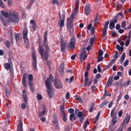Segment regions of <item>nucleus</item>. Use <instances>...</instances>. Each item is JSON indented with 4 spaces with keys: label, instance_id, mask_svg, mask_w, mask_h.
Here are the masks:
<instances>
[{
    "label": "nucleus",
    "instance_id": "1",
    "mask_svg": "<svg viewBox=\"0 0 131 131\" xmlns=\"http://www.w3.org/2000/svg\"><path fill=\"white\" fill-rule=\"evenodd\" d=\"M53 77L51 74L47 78L45 82V85L47 89V92L49 96L52 98L54 94V91L52 88L51 83L53 82Z\"/></svg>",
    "mask_w": 131,
    "mask_h": 131
},
{
    "label": "nucleus",
    "instance_id": "2",
    "mask_svg": "<svg viewBox=\"0 0 131 131\" xmlns=\"http://www.w3.org/2000/svg\"><path fill=\"white\" fill-rule=\"evenodd\" d=\"M19 19L18 17L17 13L14 11L10 10L9 11V15L8 19H6L4 21L3 18L2 19V20L4 24L7 25L10 21L13 23H16L18 21Z\"/></svg>",
    "mask_w": 131,
    "mask_h": 131
},
{
    "label": "nucleus",
    "instance_id": "3",
    "mask_svg": "<svg viewBox=\"0 0 131 131\" xmlns=\"http://www.w3.org/2000/svg\"><path fill=\"white\" fill-rule=\"evenodd\" d=\"M39 51L40 53L43 57V60H45L46 61L48 57V52H49V47L48 45L45 46V50H43L42 48L40 46H39Z\"/></svg>",
    "mask_w": 131,
    "mask_h": 131
},
{
    "label": "nucleus",
    "instance_id": "4",
    "mask_svg": "<svg viewBox=\"0 0 131 131\" xmlns=\"http://www.w3.org/2000/svg\"><path fill=\"white\" fill-rule=\"evenodd\" d=\"M1 12L4 17H1L0 20L4 25L6 26V24H4V23H3L2 21V18H3L4 19V22L5 21V20L6 19H8V18L9 17V13H8V12L6 10H2L1 11Z\"/></svg>",
    "mask_w": 131,
    "mask_h": 131
},
{
    "label": "nucleus",
    "instance_id": "5",
    "mask_svg": "<svg viewBox=\"0 0 131 131\" xmlns=\"http://www.w3.org/2000/svg\"><path fill=\"white\" fill-rule=\"evenodd\" d=\"M28 29H25L23 30V36L25 43L27 44L29 43V41L27 38Z\"/></svg>",
    "mask_w": 131,
    "mask_h": 131
},
{
    "label": "nucleus",
    "instance_id": "6",
    "mask_svg": "<svg viewBox=\"0 0 131 131\" xmlns=\"http://www.w3.org/2000/svg\"><path fill=\"white\" fill-rule=\"evenodd\" d=\"M32 58L33 60L32 61V66L34 69H35L37 68V62L36 56L35 52L34 51L32 52Z\"/></svg>",
    "mask_w": 131,
    "mask_h": 131
},
{
    "label": "nucleus",
    "instance_id": "7",
    "mask_svg": "<svg viewBox=\"0 0 131 131\" xmlns=\"http://www.w3.org/2000/svg\"><path fill=\"white\" fill-rule=\"evenodd\" d=\"M54 83L57 88L61 89L62 88V85L60 81L56 79H54Z\"/></svg>",
    "mask_w": 131,
    "mask_h": 131
},
{
    "label": "nucleus",
    "instance_id": "8",
    "mask_svg": "<svg viewBox=\"0 0 131 131\" xmlns=\"http://www.w3.org/2000/svg\"><path fill=\"white\" fill-rule=\"evenodd\" d=\"M79 8L78 5L76 4L75 9L72 11V14L71 16L70 19H73L77 15Z\"/></svg>",
    "mask_w": 131,
    "mask_h": 131
},
{
    "label": "nucleus",
    "instance_id": "9",
    "mask_svg": "<svg viewBox=\"0 0 131 131\" xmlns=\"http://www.w3.org/2000/svg\"><path fill=\"white\" fill-rule=\"evenodd\" d=\"M75 39L74 38L71 39L70 43L68 44V47L70 48L74 49L75 47Z\"/></svg>",
    "mask_w": 131,
    "mask_h": 131
},
{
    "label": "nucleus",
    "instance_id": "10",
    "mask_svg": "<svg viewBox=\"0 0 131 131\" xmlns=\"http://www.w3.org/2000/svg\"><path fill=\"white\" fill-rule=\"evenodd\" d=\"M78 117H80L79 121L80 123H82L83 120V119L85 116V115H84L83 113L81 112H79L77 114Z\"/></svg>",
    "mask_w": 131,
    "mask_h": 131
},
{
    "label": "nucleus",
    "instance_id": "11",
    "mask_svg": "<svg viewBox=\"0 0 131 131\" xmlns=\"http://www.w3.org/2000/svg\"><path fill=\"white\" fill-rule=\"evenodd\" d=\"M117 22V20L114 19L111 20V22L109 25V28L110 29H112L115 28V24Z\"/></svg>",
    "mask_w": 131,
    "mask_h": 131
},
{
    "label": "nucleus",
    "instance_id": "12",
    "mask_svg": "<svg viewBox=\"0 0 131 131\" xmlns=\"http://www.w3.org/2000/svg\"><path fill=\"white\" fill-rule=\"evenodd\" d=\"M87 57L86 54V52H82L81 54L79 56V58L82 63V61H84Z\"/></svg>",
    "mask_w": 131,
    "mask_h": 131
},
{
    "label": "nucleus",
    "instance_id": "13",
    "mask_svg": "<svg viewBox=\"0 0 131 131\" xmlns=\"http://www.w3.org/2000/svg\"><path fill=\"white\" fill-rule=\"evenodd\" d=\"M84 11L86 15L90 14V10L89 4H87L86 5L84 8Z\"/></svg>",
    "mask_w": 131,
    "mask_h": 131
},
{
    "label": "nucleus",
    "instance_id": "14",
    "mask_svg": "<svg viewBox=\"0 0 131 131\" xmlns=\"http://www.w3.org/2000/svg\"><path fill=\"white\" fill-rule=\"evenodd\" d=\"M43 111L41 112L38 115L39 117H41L43 115L46 113V108L45 105H43L42 106Z\"/></svg>",
    "mask_w": 131,
    "mask_h": 131
},
{
    "label": "nucleus",
    "instance_id": "15",
    "mask_svg": "<svg viewBox=\"0 0 131 131\" xmlns=\"http://www.w3.org/2000/svg\"><path fill=\"white\" fill-rule=\"evenodd\" d=\"M19 124L18 126V131H23L22 129V120H19Z\"/></svg>",
    "mask_w": 131,
    "mask_h": 131
},
{
    "label": "nucleus",
    "instance_id": "16",
    "mask_svg": "<svg viewBox=\"0 0 131 131\" xmlns=\"http://www.w3.org/2000/svg\"><path fill=\"white\" fill-rule=\"evenodd\" d=\"M130 116L129 115H127L126 117L123 121V123L124 124H126L128 123L130 120Z\"/></svg>",
    "mask_w": 131,
    "mask_h": 131
},
{
    "label": "nucleus",
    "instance_id": "17",
    "mask_svg": "<svg viewBox=\"0 0 131 131\" xmlns=\"http://www.w3.org/2000/svg\"><path fill=\"white\" fill-rule=\"evenodd\" d=\"M64 24V20L61 19V17H60L59 20L58 24L61 27V29H62V27H63Z\"/></svg>",
    "mask_w": 131,
    "mask_h": 131
},
{
    "label": "nucleus",
    "instance_id": "18",
    "mask_svg": "<svg viewBox=\"0 0 131 131\" xmlns=\"http://www.w3.org/2000/svg\"><path fill=\"white\" fill-rule=\"evenodd\" d=\"M23 97L24 101L25 103L27 102V97L26 94V90L24 89L23 91Z\"/></svg>",
    "mask_w": 131,
    "mask_h": 131
},
{
    "label": "nucleus",
    "instance_id": "19",
    "mask_svg": "<svg viewBox=\"0 0 131 131\" xmlns=\"http://www.w3.org/2000/svg\"><path fill=\"white\" fill-rule=\"evenodd\" d=\"M33 79V77L32 75L30 74L28 76V84L32 83Z\"/></svg>",
    "mask_w": 131,
    "mask_h": 131
},
{
    "label": "nucleus",
    "instance_id": "20",
    "mask_svg": "<svg viewBox=\"0 0 131 131\" xmlns=\"http://www.w3.org/2000/svg\"><path fill=\"white\" fill-rule=\"evenodd\" d=\"M29 85V88L32 92H33L35 89V87L32 83L28 84Z\"/></svg>",
    "mask_w": 131,
    "mask_h": 131
},
{
    "label": "nucleus",
    "instance_id": "21",
    "mask_svg": "<svg viewBox=\"0 0 131 131\" xmlns=\"http://www.w3.org/2000/svg\"><path fill=\"white\" fill-rule=\"evenodd\" d=\"M60 110L61 112V114L63 113H65L64 112V104H63L61 105L60 107Z\"/></svg>",
    "mask_w": 131,
    "mask_h": 131
},
{
    "label": "nucleus",
    "instance_id": "22",
    "mask_svg": "<svg viewBox=\"0 0 131 131\" xmlns=\"http://www.w3.org/2000/svg\"><path fill=\"white\" fill-rule=\"evenodd\" d=\"M89 123V122L88 120H86L84 122L83 125V128L85 130L86 129V127Z\"/></svg>",
    "mask_w": 131,
    "mask_h": 131
},
{
    "label": "nucleus",
    "instance_id": "23",
    "mask_svg": "<svg viewBox=\"0 0 131 131\" xmlns=\"http://www.w3.org/2000/svg\"><path fill=\"white\" fill-rule=\"evenodd\" d=\"M62 115L63 116V121L64 122H66L67 120V115H66L65 113H62Z\"/></svg>",
    "mask_w": 131,
    "mask_h": 131
},
{
    "label": "nucleus",
    "instance_id": "24",
    "mask_svg": "<svg viewBox=\"0 0 131 131\" xmlns=\"http://www.w3.org/2000/svg\"><path fill=\"white\" fill-rule=\"evenodd\" d=\"M74 114L73 113L71 114L70 115V120L72 121H73V120H74L75 119V118H74L73 119V118L74 117Z\"/></svg>",
    "mask_w": 131,
    "mask_h": 131
},
{
    "label": "nucleus",
    "instance_id": "25",
    "mask_svg": "<svg viewBox=\"0 0 131 131\" xmlns=\"http://www.w3.org/2000/svg\"><path fill=\"white\" fill-rule=\"evenodd\" d=\"M64 70V64H61L60 66V71L61 72H62Z\"/></svg>",
    "mask_w": 131,
    "mask_h": 131
},
{
    "label": "nucleus",
    "instance_id": "26",
    "mask_svg": "<svg viewBox=\"0 0 131 131\" xmlns=\"http://www.w3.org/2000/svg\"><path fill=\"white\" fill-rule=\"evenodd\" d=\"M99 15V14H97L95 18V23L96 24L98 23H99V16H98Z\"/></svg>",
    "mask_w": 131,
    "mask_h": 131
},
{
    "label": "nucleus",
    "instance_id": "27",
    "mask_svg": "<svg viewBox=\"0 0 131 131\" xmlns=\"http://www.w3.org/2000/svg\"><path fill=\"white\" fill-rule=\"evenodd\" d=\"M89 81V79L87 78H85L84 80V83L85 86L86 87L88 85Z\"/></svg>",
    "mask_w": 131,
    "mask_h": 131
},
{
    "label": "nucleus",
    "instance_id": "28",
    "mask_svg": "<svg viewBox=\"0 0 131 131\" xmlns=\"http://www.w3.org/2000/svg\"><path fill=\"white\" fill-rule=\"evenodd\" d=\"M51 2L53 4H59V3L57 0H52Z\"/></svg>",
    "mask_w": 131,
    "mask_h": 131
},
{
    "label": "nucleus",
    "instance_id": "29",
    "mask_svg": "<svg viewBox=\"0 0 131 131\" xmlns=\"http://www.w3.org/2000/svg\"><path fill=\"white\" fill-rule=\"evenodd\" d=\"M115 111V108H114L112 110L111 113V116L113 117L114 115V112Z\"/></svg>",
    "mask_w": 131,
    "mask_h": 131
},
{
    "label": "nucleus",
    "instance_id": "30",
    "mask_svg": "<svg viewBox=\"0 0 131 131\" xmlns=\"http://www.w3.org/2000/svg\"><path fill=\"white\" fill-rule=\"evenodd\" d=\"M109 23V22L108 21H106L105 24L103 29H106L108 28V25Z\"/></svg>",
    "mask_w": 131,
    "mask_h": 131
},
{
    "label": "nucleus",
    "instance_id": "31",
    "mask_svg": "<svg viewBox=\"0 0 131 131\" xmlns=\"http://www.w3.org/2000/svg\"><path fill=\"white\" fill-rule=\"evenodd\" d=\"M76 99L78 100L81 103L82 102V100L81 99L80 96L78 95L76 96Z\"/></svg>",
    "mask_w": 131,
    "mask_h": 131
},
{
    "label": "nucleus",
    "instance_id": "32",
    "mask_svg": "<svg viewBox=\"0 0 131 131\" xmlns=\"http://www.w3.org/2000/svg\"><path fill=\"white\" fill-rule=\"evenodd\" d=\"M94 38L93 37H91L90 40V44L91 46H92V45L94 41Z\"/></svg>",
    "mask_w": 131,
    "mask_h": 131
},
{
    "label": "nucleus",
    "instance_id": "33",
    "mask_svg": "<svg viewBox=\"0 0 131 131\" xmlns=\"http://www.w3.org/2000/svg\"><path fill=\"white\" fill-rule=\"evenodd\" d=\"M10 67V65L9 63H7L5 64V68L7 70L9 69Z\"/></svg>",
    "mask_w": 131,
    "mask_h": 131
},
{
    "label": "nucleus",
    "instance_id": "34",
    "mask_svg": "<svg viewBox=\"0 0 131 131\" xmlns=\"http://www.w3.org/2000/svg\"><path fill=\"white\" fill-rule=\"evenodd\" d=\"M5 44L7 47L8 48H10V42L9 41H6Z\"/></svg>",
    "mask_w": 131,
    "mask_h": 131
},
{
    "label": "nucleus",
    "instance_id": "35",
    "mask_svg": "<svg viewBox=\"0 0 131 131\" xmlns=\"http://www.w3.org/2000/svg\"><path fill=\"white\" fill-rule=\"evenodd\" d=\"M103 59V57L102 56H99L97 60V62H99L100 61H102Z\"/></svg>",
    "mask_w": 131,
    "mask_h": 131
},
{
    "label": "nucleus",
    "instance_id": "36",
    "mask_svg": "<svg viewBox=\"0 0 131 131\" xmlns=\"http://www.w3.org/2000/svg\"><path fill=\"white\" fill-rule=\"evenodd\" d=\"M22 84L25 87L27 86V82L26 80H22Z\"/></svg>",
    "mask_w": 131,
    "mask_h": 131
},
{
    "label": "nucleus",
    "instance_id": "37",
    "mask_svg": "<svg viewBox=\"0 0 131 131\" xmlns=\"http://www.w3.org/2000/svg\"><path fill=\"white\" fill-rule=\"evenodd\" d=\"M119 56V55L118 53L117 52H116L115 53L114 56V58L116 59H117Z\"/></svg>",
    "mask_w": 131,
    "mask_h": 131
},
{
    "label": "nucleus",
    "instance_id": "38",
    "mask_svg": "<svg viewBox=\"0 0 131 131\" xmlns=\"http://www.w3.org/2000/svg\"><path fill=\"white\" fill-rule=\"evenodd\" d=\"M130 42V39L129 38L127 40L125 43V45L126 46H127L128 45Z\"/></svg>",
    "mask_w": 131,
    "mask_h": 131
},
{
    "label": "nucleus",
    "instance_id": "39",
    "mask_svg": "<svg viewBox=\"0 0 131 131\" xmlns=\"http://www.w3.org/2000/svg\"><path fill=\"white\" fill-rule=\"evenodd\" d=\"M0 6L2 8H4L5 7L2 0H0Z\"/></svg>",
    "mask_w": 131,
    "mask_h": 131
},
{
    "label": "nucleus",
    "instance_id": "40",
    "mask_svg": "<svg viewBox=\"0 0 131 131\" xmlns=\"http://www.w3.org/2000/svg\"><path fill=\"white\" fill-rule=\"evenodd\" d=\"M19 34H15V39L16 41L19 40Z\"/></svg>",
    "mask_w": 131,
    "mask_h": 131
},
{
    "label": "nucleus",
    "instance_id": "41",
    "mask_svg": "<svg viewBox=\"0 0 131 131\" xmlns=\"http://www.w3.org/2000/svg\"><path fill=\"white\" fill-rule=\"evenodd\" d=\"M37 98L38 100H41L42 99V97L41 95L40 94H38L37 96Z\"/></svg>",
    "mask_w": 131,
    "mask_h": 131
},
{
    "label": "nucleus",
    "instance_id": "42",
    "mask_svg": "<svg viewBox=\"0 0 131 131\" xmlns=\"http://www.w3.org/2000/svg\"><path fill=\"white\" fill-rule=\"evenodd\" d=\"M100 115V112H99L98 113L97 115L96 116V117L95 118V119L96 121L98 119Z\"/></svg>",
    "mask_w": 131,
    "mask_h": 131
},
{
    "label": "nucleus",
    "instance_id": "43",
    "mask_svg": "<svg viewBox=\"0 0 131 131\" xmlns=\"http://www.w3.org/2000/svg\"><path fill=\"white\" fill-rule=\"evenodd\" d=\"M103 54V51L102 50L100 49L99 51V56H102Z\"/></svg>",
    "mask_w": 131,
    "mask_h": 131
},
{
    "label": "nucleus",
    "instance_id": "44",
    "mask_svg": "<svg viewBox=\"0 0 131 131\" xmlns=\"http://www.w3.org/2000/svg\"><path fill=\"white\" fill-rule=\"evenodd\" d=\"M70 94L69 93H67L66 94V99L68 100L70 98Z\"/></svg>",
    "mask_w": 131,
    "mask_h": 131
},
{
    "label": "nucleus",
    "instance_id": "45",
    "mask_svg": "<svg viewBox=\"0 0 131 131\" xmlns=\"http://www.w3.org/2000/svg\"><path fill=\"white\" fill-rule=\"evenodd\" d=\"M68 111L70 113H73L74 111V110L72 108H70L68 110Z\"/></svg>",
    "mask_w": 131,
    "mask_h": 131
},
{
    "label": "nucleus",
    "instance_id": "46",
    "mask_svg": "<svg viewBox=\"0 0 131 131\" xmlns=\"http://www.w3.org/2000/svg\"><path fill=\"white\" fill-rule=\"evenodd\" d=\"M116 61V59H113L111 61V62L109 64L110 66H111L112 65L113 63H114Z\"/></svg>",
    "mask_w": 131,
    "mask_h": 131
},
{
    "label": "nucleus",
    "instance_id": "47",
    "mask_svg": "<svg viewBox=\"0 0 131 131\" xmlns=\"http://www.w3.org/2000/svg\"><path fill=\"white\" fill-rule=\"evenodd\" d=\"M128 60H126V61L124 62V65L125 67H126L128 64Z\"/></svg>",
    "mask_w": 131,
    "mask_h": 131
},
{
    "label": "nucleus",
    "instance_id": "48",
    "mask_svg": "<svg viewBox=\"0 0 131 131\" xmlns=\"http://www.w3.org/2000/svg\"><path fill=\"white\" fill-rule=\"evenodd\" d=\"M97 69L98 72H100L101 71V69L100 65V64H99L98 65L97 67Z\"/></svg>",
    "mask_w": 131,
    "mask_h": 131
},
{
    "label": "nucleus",
    "instance_id": "49",
    "mask_svg": "<svg viewBox=\"0 0 131 131\" xmlns=\"http://www.w3.org/2000/svg\"><path fill=\"white\" fill-rule=\"evenodd\" d=\"M126 26V22L125 21H123L122 23L121 27L122 28H124Z\"/></svg>",
    "mask_w": 131,
    "mask_h": 131
},
{
    "label": "nucleus",
    "instance_id": "50",
    "mask_svg": "<svg viewBox=\"0 0 131 131\" xmlns=\"http://www.w3.org/2000/svg\"><path fill=\"white\" fill-rule=\"evenodd\" d=\"M84 76L85 78L88 79V72L87 71H85L84 74Z\"/></svg>",
    "mask_w": 131,
    "mask_h": 131
},
{
    "label": "nucleus",
    "instance_id": "51",
    "mask_svg": "<svg viewBox=\"0 0 131 131\" xmlns=\"http://www.w3.org/2000/svg\"><path fill=\"white\" fill-rule=\"evenodd\" d=\"M32 28L34 30H36V23H34V24H32Z\"/></svg>",
    "mask_w": 131,
    "mask_h": 131
},
{
    "label": "nucleus",
    "instance_id": "52",
    "mask_svg": "<svg viewBox=\"0 0 131 131\" xmlns=\"http://www.w3.org/2000/svg\"><path fill=\"white\" fill-rule=\"evenodd\" d=\"M67 29L69 31L71 30V26L70 25H67Z\"/></svg>",
    "mask_w": 131,
    "mask_h": 131
},
{
    "label": "nucleus",
    "instance_id": "53",
    "mask_svg": "<svg viewBox=\"0 0 131 131\" xmlns=\"http://www.w3.org/2000/svg\"><path fill=\"white\" fill-rule=\"evenodd\" d=\"M122 111H120L118 113V116L119 117H121L122 114Z\"/></svg>",
    "mask_w": 131,
    "mask_h": 131
},
{
    "label": "nucleus",
    "instance_id": "54",
    "mask_svg": "<svg viewBox=\"0 0 131 131\" xmlns=\"http://www.w3.org/2000/svg\"><path fill=\"white\" fill-rule=\"evenodd\" d=\"M74 78V77L73 76L71 77L70 78L69 82L70 83L72 82L73 81Z\"/></svg>",
    "mask_w": 131,
    "mask_h": 131
},
{
    "label": "nucleus",
    "instance_id": "55",
    "mask_svg": "<svg viewBox=\"0 0 131 131\" xmlns=\"http://www.w3.org/2000/svg\"><path fill=\"white\" fill-rule=\"evenodd\" d=\"M27 75L26 73H24L23 76L22 80H26Z\"/></svg>",
    "mask_w": 131,
    "mask_h": 131
},
{
    "label": "nucleus",
    "instance_id": "56",
    "mask_svg": "<svg viewBox=\"0 0 131 131\" xmlns=\"http://www.w3.org/2000/svg\"><path fill=\"white\" fill-rule=\"evenodd\" d=\"M116 120L114 118H113V119L112 120V124L113 125H114L116 123Z\"/></svg>",
    "mask_w": 131,
    "mask_h": 131
},
{
    "label": "nucleus",
    "instance_id": "57",
    "mask_svg": "<svg viewBox=\"0 0 131 131\" xmlns=\"http://www.w3.org/2000/svg\"><path fill=\"white\" fill-rule=\"evenodd\" d=\"M94 107L93 106H91L90 108L89 111L90 112H93L94 110Z\"/></svg>",
    "mask_w": 131,
    "mask_h": 131
},
{
    "label": "nucleus",
    "instance_id": "58",
    "mask_svg": "<svg viewBox=\"0 0 131 131\" xmlns=\"http://www.w3.org/2000/svg\"><path fill=\"white\" fill-rule=\"evenodd\" d=\"M21 108L23 109H24L26 107V106L24 103H23L21 105Z\"/></svg>",
    "mask_w": 131,
    "mask_h": 131
},
{
    "label": "nucleus",
    "instance_id": "59",
    "mask_svg": "<svg viewBox=\"0 0 131 131\" xmlns=\"http://www.w3.org/2000/svg\"><path fill=\"white\" fill-rule=\"evenodd\" d=\"M112 82V81L111 80H109L107 82V84L108 85H110L111 84Z\"/></svg>",
    "mask_w": 131,
    "mask_h": 131
},
{
    "label": "nucleus",
    "instance_id": "60",
    "mask_svg": "<svg viewBox=\"0 0 131 131\" xmlns=\"http://www.w3.org/2000/svg\"><path fill=\"white\" fill-rule=\"evenodd\" d=\"M61 17V19H63L64 20L65 17V15L64 13H63L61 15V16H60V18Z\"/></svg>",
    "mask_w": 131,
    "mask_h": 131
},
{
    "label": "nucleus",
    "instance_id": "61",
    "mask_svg": "<svg viewBox=\"0 0 131 131\" xmlns=\"http://www.w3.org/2000/svg\"><path fill=\"white\" fill-rule=\"evenodd\" d=\"M106 29H103V35L104 36H105L106 35Z\"/></svg>",
    "mask_w": 131,
    "mask_h": 131
},
{
    "label": "nucleus",
    "instance_id": "62",
    "mask_svg": "<svg viewBox=\"0 0 131 131\" xmlns=\"http://www.w3.org/2000/svg\"><path fill=\"white\" fill-rule=\"evenodd\" d=\"M90 64L89 63L86 67V70L88 71H89L90 69Z\"/></svg>",
    "mask_w": 131,
    "mask_h": 131
},
{
    "label": "nucleus",
    "instance_id": "63",
    "mask_svg": "<svg viewBox=\"0 0 131 131\" xmlns=\"http://www.w3.org/2000/svg\"><path fill=\"white\" fill-rule=\"evenodd\" d=\"M125 53H123L121 57V59H124L125 57Z\"/></svg>",
    "mask_w": 131,
    "mask_h": 131
},
{
    "label": "nucleus",
    "instance_id": "64",
    "mask_svg": "<svg viewBox=\"0 0 131 131\" xmlns=\"http://www.w3.org/2000/svg\"><path fill=\"white\" fill-rule=\"evenodd\" d=\"M121 27L120 25L119 24H117L116 26V28L117 29H118Z\"/></svg>",
    "mask_w": 131,
    "mask_h": 131
}]
</instances>
